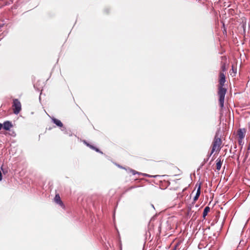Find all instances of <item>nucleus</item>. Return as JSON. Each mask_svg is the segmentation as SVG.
I'll list each match as a JSON object with an SVG mask.
<instances>
[{"instance_id": "obj_1", "label": "nucleus", "mask_w": 250, "mask_h": 250, "mask_svg": "<svg viewBox=\"0 0 250 250\" xmlns=\"http://www.w3.org/2000/svg\"><path fill=\"white\" fill-rule=\"evenodd\" d=\"M225 82V74L223 72H220L219 75V84L218 85V95L219 96V103L221 109L224 107L225 96L227 92V89L223 87Z\"/></svg>"}, {"instance_id": "obj_2", "label": "nucleus", "mask_w": 250, "mask_h": 250, "mask_svg": "<svg viewBox=\"0 0 250 250\" xmlns=\"http://www.w3.org/2000/svg\"><path fill=\"white\" fill-rule=\"evenodd\" d=\"M222 140L218 137V133H216L212 143L210 155L215 151L218 153L222 148Z\"/></svg>"}, {"instance_id": "obj_3", "label": "nucleus", "mask_w": 250, "mask_h": 250, "mask_svg": "<svg viewBox=\"0 0 250 250\" xmlns=\"http://www.w3.org/2000/svg\"><path fill=\"white\" fill-rule=\"evenodd\" d=\"M12 108L14 114L17 115L20 112L21 110V105L18 99H13Z\"/></svg>"}, {"instance_id": "obj_4", "label": "nucleus", "mask_w": 250, "mask_h": 250, "mask_svg": "<svg viewBox=\"0 0 250 250\" xmlns=\"http://www.w3.org/2000/svg\"><path fill=\"white\" fill-rule=\"evenodd\" d=\"M54 201L56 203L59 204L60 206L63 208L64 207L63 203L61 199V197L58 193L56 194L54 198Z\"/></svg>"}, {"instance_id": "obj_5", "label": "nucleus", "mask_w": 250, "mask_h": 250, "mask_svg": "<svg viewBox=\"0 0 250 250\" xmlns=\"http://www.w3.org/2000/svg\"><path fill=\"white\" fill-rule=\"evenodd\" d=\"M222 60H225V61H222L221 62V71L220 72H224L226 71L227 68L226 67V57H222Z\"/></svg>"}, {"instance_id": "obj_6", "label": "nucleus", "mask_w": 250, "mask_h": 250, "mask_svg": "<svg viewBox=\"0 0 250 250\" xmlns=\"http://www.w3.org/2000/svg\"><path fill=\"white\" fill-rule=\"evenodd\" d=\"M223 160L222 159V157L221 156H220L217 160H216V169L217 170H220L221 168V166H222V163H223Z\"/></svg>"}, {"instance_id": "obj_7", "label": "nucleus", "mask_w": 250, "mask_h": 250, "mask_svg": "<svg viewBox=\"0 0 250 250\" xmlns=\"http://www.w3.org/2000/svg\"><path fill=\"white\" fill-rule=\"evenodd\" d=\"M83 144H84L87 146L90 147V148H91L92 149H93L94 150H95L96 152H99V153H102V152L100 150V149L97 147H96L95 146H94L90 144L89 143H87L85 140H83Z\"/></svg>"}, {"instance_id": "obj_8", "label": "nucleus", "mask_w": 250, "mask_h": 250, "mask_svg": "<svg viewBox=\"0 0 250 250\" xmlns=\"http://www.w3.org/2000/svg\"><path fill=\"white\" fill-rule=\"evenodd\" d=\"M245 131L244 129H240L238 131L237 135L240 140H242L245 137Z\"/></svg>"}, {"instance_id": "obj_9", "label": "nucleus", "mask_w": 250, "mask_h": 250, "mask_svg": "<svg viewBox=\"0 0 250 250\" xmlns=\"http://www.w3.org/2000/svg\"><path fill=\"white\" fill-rule=\"evenodd\" d=\"M52 120L53 122L56 124L57 126L62 127L63 126V124L61 122V121L55 118H52Z\"/></svg>"}, {"instance_id": "obj_10", "label": "nucleus", "mask_w": 250, "mask_h": 250, "mask_svg": "<svg viewBox=\"0 0 250 250\" xmlns=\"http://www.w3.org/2000/svg\"><path fill=\"white\" fill-rule=\"evenodd\" d=\"M12 125L9 122H5L3 124V128L6 130L10 129V127H12Z\"/></svg>"}, {"instance_id": "obj_11", "label": "nucleus", "mask_w": 250, "mask_h": 250, "mask_svg": "<svg viewBox=\"0 0 250 250\" xmlns=\"http://www.w3.org/2000/svg\"><path fill=\"white\" fill-rule=\"evenodd\" d=\"M210 208L208 206L205 207L204 209L203 213V217L204 219H206V217L208 213L210 211Z\"/></svg>"}, {"instance_id": "obj_12", "label": "nucleus", "mask_w": 250, "mask_h": 250, "mask_svg": "<svg viewBox=\"0 0 250 250\" xmlns=\"http://www.w3.org/2000/svg\"><path fill=\"white\" fill-rule=\"evenodd\" d=\"M200 193H201L200 187H199V188L197 190L196 194L194 197V199H193L194 201H196V200H198V199L200 195Z\"/></svg>"}, {"instance_id": "obj_13", "label": "nucleus", "mask_w": 250, "mask_h": 250, "mask_svg": "<svg viewBox=\"0 0 250 250\" xmlns=\"http://www.w3.org/2000/svg\"><path fill=\"white\" fill-rule=\"evenodd\" d=\"M236 72V69L234 68L233 65H232L231 69L229 70L230 75L232 76V77H234L235 76V74Z\"/></svg>"}, {"instance_id": "obj_14", "label": "nucleus", "mask_w": 250, "mask_h": 250, "mask_svg": "<svg viewBox=\"0 0 250 250\" xmlns=\"http://www.w3.org/2000/svg\"><path fill=\"white\" fill-rule=\"evenodd\" d=\"M2 127V125L0 123V130L1 129Z\"/></svg>"}, {"instance_id": "obj_15", "label": "nucleus", "mask_w": 250, "mask_h": 250, "mask_svg": "<svg viewBox=\"0 0 250 250\" xmlns=\"http://www.w3.org/2000/svg\"><path fill=\"white\" fill-rule=\"evenodd\" d=\"M248 150H250V143L249 144V146H248Z\"/></svg>"}, {"instance_id": "obj_16", "label": "nucleus", "mask_w": 250, "mask_h": 250, "mask_svg": "<svg viewBox=\"0 0 250 250\" xmlns=\"http://www.w3.org/2000/svg\"><path fill=\"white\" fill-rule=\"evenodd\" d=\"M242 140H240V139H239V144H240L241 143H242Z\"/></svg>"}]
</instances>
